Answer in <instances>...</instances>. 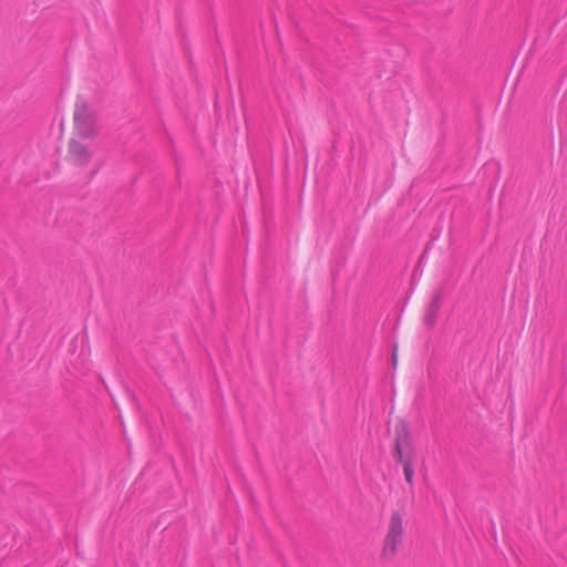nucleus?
<instances>
[{
	"instance_id": "1",
	"label": "nucleus",
	"mask_w": 567,
	"mask_h": 567,
	"mask_svg": "<svg viewBox=\"0 0 567 567\" xmlns=\"http://www.w3.org/2000/svg\"><path fill=\"white\" fill-rule=\"evenodd\" d=\"M392 456L395 462L402 464L405 481L411 486L414 477V460L416 457L411 429L404 419H400L394 426V446Z\"/></svg>"
},
{
	"instance_id": "2",
	"label": "nucleus",
	"mask_w": 567,
	"mask_h": 567,
	"mask_svg": "<svg viewBox=\"0 0 567 567\" xmlns=\"http://www.w3.org/2000/svg\"><path fill=\"white\" fill-rule=\"evenodd\" d=\"M73 121L81 138H93L100 132L97 112L82 95L76 96Z\"/></svg>"
},
{
	"instance_id": "3",
	"label": "nucleus",
	"mask_w": 567,
	"mask_h": 567,
	"mask_svg": "<svg viewBox=\"0 0 567 567\" xmlns=\"http://www.w3.org/2000/svg\"><path fill=\"white\" fill-rule=\"evenodd\" d=\"M404 539L403 518L399 511L391 514L388 532L383 540L381 557L384 560H392Z\"/></svg>"
},
{
	"instance_id": "4",
	"label": "nucleus",
	"mask_w": 567,
	"mask_h": 567,
	"mask_svg": "<svg viewBox=\"0 0 567 567\" xmlns=\"http://www.w3.org/2000/svg\"><path fill=\"white\" fill-rule=\"evenodd\" d=\"M68 157L75 166H84L91 161L92 154L86 145L72 138L69 142Z\"/></svg>"
},
{
	"instance_id": "5",
	"label": "nucleus",
	"mask_w": 567,
	"mask_h": 567,
	"mask_svg": "<svg viewBox=\"0 0 567 567\" xmlns=\"http://www.w3.org/2000/svg\"><path fill=\"white\" fill-rule=\"evenodd\" d=\"M443 296V289H436L432 296L431 302L426 308V311L423 317V322L429 329L434 328L436 323V319L442 307Z\"/></svg>"
},
{
	"instance_id": "6",
	"label": "nucleus",
	"mask_w": 567,
	"mask_h": 567,
	"mask_svg": "<svg viewBox=\"0 0 567 567\" xmlns=\"http://www.w3.org/2000/svg\"><path fill=\"white\" fill-rule=\"evenodd\" d=\"M396 360H398V346L394 344L393 350H392V362H393L394 367L396 365Z\"/></svg>"
}]
</instances>
